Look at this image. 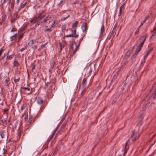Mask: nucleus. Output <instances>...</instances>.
<instances>
[{"mask_svg": "<svg viewBox=\"0 0 156 156\" xmlns=\"http://www.w3.org/2000/svg\"><path fill=\"white\" fill-rule=\"evenodd\" d=\"M90 84V82H87V78H84L82 80L80 88V96H78L77 98L78 100L80 99L85 94L86 90L88 88Z\"/></svg>", "mask_w": 156, "mask_h": 156, "instance_id": "obj_1", "label": "nucleus"}, {"mask_svg": "<svg viewBox=\"0 0 156 156\" xmlns=\"http://www.w3.org/2000/svg\"><path fill=\"white\" fill-rule=\"evenodd\" d=\"M138 134L137 133L133 131L131 136V139L132 141L134 142L138 138Z\"/></svg>", "mask_w": 156, "mask_h": 156, "instance_id": "obj_2", "label": "nucleus"}, {"mask_svg": "<svg viewBox=\"0 0 156 156\" xmlns=\"http://www.w3.org/2000/svg\"><path fill=\"white\" fill-rule=\"evenodd\" d=\"M28 24H24L22 27L20 28V30H18V33L19 34L24 33V31L26 28L27 27Z\"/></svg>", "mask_w": 156, "mask_h": 156, "instance_id": "obj_3", "label": "nucleus"}, {"mask_svg": "<svg viewBox=\"0 0 156 156\" xmlns=\"http://www.w3.org/2000/svg\"><path fill=\"white\" fill-rule=\"evenodd\" d=\"M87 24L86 22H83L82 23L81 26V28L83 32L87 30Z\"/></svg>", "mask_w": 156, "mask_h": 156, "instance_id": "obj_4", "label": "nucleus"}, {"mask_svg": "<svg viewBox=\"0 0 156 156\" xmlns=\"http://www.w3.org/2000/svg\"><path fill=\"white\" fill-rule=\"evenodd\" d=\"M92 72V70L91 67L87 68L85 75V76H86L87 77H88L91 74Z\"/></svg>", "mask_w": 156, "mask_h": 156, "instance_id": "obj_5", "label": "nucleus"}, {"mask_svg": "<svg viewBox=\"0 0 156 156\" xmlns=\"http://www.w3.org/2000/svg\"><path fill=\"white\" fill-rule=\"evenodd\" d=\"M51 16L49 15L47 16L43 20L41 21V25H44L45 23L47 22L51 18Z\"/></svg>", "mask_w": 156, "mask_h": 156, "instance_id": "obj_6", "label": "nucleus"}, {"mask_svg": "<svg viewBox=\"0 0 156 156\" xmlns=\"http://www.w3.org/2000/svg\"><path fill=\"white\" fill-rule=\"evenodd\" d=\"M39 20V19L37 16H34L30 20V22L32 24H33L36 23L37 22V21Z\"/></svg>", "mask_w": 156, "mask_h": 156, "instance_id": "obj_7", "label": "nucleus"}, {"mask_svg": "<svg viewBox=\"0 0 156 156\" xmlns=\"http://www.w3.org/2000/svg\"><path fill=\"white\" fill-rule=\"evenodd\" d=\"M153 48H151L147 52L146 54L144 56V61L142 63H144L145 62V59L148 56V55L153 50Z\"/></svg>", "mask_w": 156, "mask_h": 156, "instance_id": "obj_8", "label": "nucleus"}, {"mask_svg": "<svg viewBox=\"0 0 156 156\" xmlns=\"http://www.w3.org/2000/svg\"><path fill=\"white\" fill-rule=\"evenodd\" d=\"M28 116V113L27 111H25L24 113L22 115L21 118L24 119L26 121L27 119Z\"/></svg>", "mask_w": 156, "mask_h": 156, "instance_id": "obj_9", "label": "nucleus"}, {"mask_svg": "<svg viewBox=\"0 0 156 156\" xmlns=\"http://www.w3.org/2000/svg\"><path fill=\"white\" fill-rule=\"evenodd\" d=\"M37 103L40 105H41L44 103V101L43 99L41 97H38L37 99Z\"/></svg>", "mask_w": 156, "mask_h": 156, "instance_id": "obj_10", "label": "nucleus"}, {"mask_svg": "<svg viewBox=\"0 0 156 156\" xmlns=\"http://www.w3.org/2000/svg\"><path fill=\"white\" fill-rule=\"evenodd\" d=\"M116 25H115L114 27L113 30L112 31L111 33L110 36L109 37V39H111L112 37V38H113L114 37V33L115 32L116 29Z\"/></svg>", "mask_w": 156, "mask_h": 156, "instance_id": "obj_11", "label": "nucleus"}, {"mask_svg": "<svg viewBox=\"0 0 156 156\" xmlns=\"http://www.w3.org/2000/svg\"><path fill=\"white\" fill-rule=\"evenodd\" d=\"M120 71V69H119L114 75L113 76V78L112 79L111 81V82H114L115 81V80L116 79L117 76L118 75V73L119 71Z\"/></svg>", "mask_w": 156, "mask_h": 156, "instance_id": "obj_12", "label": "nucleus"}, {"mask_svg": "<svg viewBox=\"0 0 156 156\" xmlns=\"http://www.w3.org/2000/svg\"><path fill=\"white\" fill-rule=\"evenodd\" d=\"M28 105L26 104H23L21 107V110L22 111L25 110V111H28Z\"/></svg>", "mask_w": 156, "mask_h": 156, "instance_id": "obj_13", "label": "nucleus"}, {"mask_svg": "<svg viewBox=\"0 0 156 156\" xmlns=\"http://www.w3.org/2000/svg\"><path fill=\"white\" fill-rule=\"evenodd\" d=\"M142 46H140V44L139 45L137 48L136 50V53L134 54L133 56H136L138 52L140 51L141 48Z\"/></svg>", "mask_w": 156, "mask_h": 156, "instance_id": "obj_14", "label": "nucleus"}, {"mask_svg": "<svg viewBox=\"0 0 156 156\" xmlns=\"http://www.w3.org/2000/svg\"><path fill=\"white\" fill-rule=\"evenodd\" d=\"M34 121V119L33 118V116L32 115H30L29 116V119L28 121L29 124L30 125L32 124Z\"/></svg>", "mask_w": 156, "mask_h": 156, "instance_id": "obj_15", "label": "nucleus"}, {"mask_svg": "<svg viewBox=\"0 0 156 156\" xmlns=\"http://www.w3.org/2000/svg\"><path fill=\"white\" fill-rule=\"evenodd\" d=\"M36 42L37 43V41L35 40H30L28 42V45L30 47H31L33 46L34 44H35Z\"/></svg>", "mask_w": 156, "mask_h": 156, "instance_id": "obj_16", "label": "nucleus"}, {"mask_svg": "<svg viewBox=\"0 0 156 156\" xmlns=\"http://www.w3.org/2000/svg\"><path fill=\"white\" fill-rule=\"evenodd\" d=\"M44 11H43L39 13L38 14V16H37V18L39 19V20H41L42 19V18L44 17L45 16H42L43 13L44 12Z\"/></svg>", "mask_w": 156, "mask_h": 156, "instance_id": "obj_17", "label": "nucleus"}, {"mask_svg": "<svg viewBox=\"0 0 156 156\" xmlns=\"http://www.w3.org/2000/svg\"><path fill=\"white\" fill-rule=\"evenodd\" d=\"M76 28H73L72 30L73 32L72 34H73V37L77 38L78 37V35L76 34Z\"/></svg>", "mask_w": 156, "mask_h": 156, "instance_id": "obj_18", "label": "nucleus"}, {"mask_svg": "<svg viewBox=\"0 0 156 156\" xmlns=\"http://www.w3.org/2000/svg\"><path fill=\"white\" fill-rule=\"evenodd\" d=\"M10 81V79L9 77H7L5 79L4 83L5 84V85L6 86H8L9 85V82Z\"/></svg>", "mask_w": 156, "mask_h": 156, "instance_id": "obj_19", "label": "nucleus"}, {"mask_svg": "<svg viewBox=\"0 0 156 156\" xmlns=\"http://www.w3.org/2000/svg\"><path fill=\"white\" fill-rule=\"evenodd\" d=\"M64 0H61L60 2L57 5V6L58 8H61L64 4Z\"/></svg>", "mask_w": 156, "mask_h": 156, "instance_id": "obj_20", "label": "nucleus"}, {"mask_svg": "<svg viewBox=\"0 0 156 156\" xmlns=\"http://www.w3.org/2000/svg\"><path fill=\"white\" fill-rule=\"evenodd\" d=\"M13 66L14 67H18L20 65L19 63L16 60H14L13 62Z\"/></svg>", "mask_w": 156, "mask_h": 156, "instance_id": "obj_21", "label": "nucleus"}, {"mask_svg": "<svg viewBox=\"0 0 156 156\" xmlns=\"http://www.w3.org/2000/svg\"><path fill=\"white\" fill-rule=\"evenodd\" d=\"M14 56V54H12L9 55L8 54L6 57V59L7 60H11L13 58Z\"/></svg>", "mask_w": 156, "mask_h": 156, "instance_id": "obj_22", "label": "nucleus"}, {"mask_svg": "<svg viewBox=\"0 0 156 156\" xmlns=\"http://www.w3.org/2000/svg\"><path fill=\"white\" fill-rule=\"evenodd\" d=\"M105 27L103 25H102L101 27V33H100V36H102L103 35V33L105 31Z\"/></svg>", "mask_w": 156, "mask_h": 156, "instance_id": "obj_23", "label": "nucleus"}, {"mask_svg": "<svg viewBox=\"0 0 156 156\" xmlns=\"http://www.w3.org/2000/svg\"><path fill=\"white\" fill-rule=\"evenodd\" d=\"M55 84L54 83H52L51 84L50 87L49 88V89L50 90H52L55 89Z\"/></svg>", "mask_w": 156, "mask_h": 156, "instance_id": "obj_24", "label": "nucleus"}, {"mask_svg": "<svg viewBox=\"0 0 156 156\" xmlns=\"http://www.w3.org/2000/svg\"><path fill=\"white\" fill-rule=\"evenodd\" d=\"M79 22L78 21H76L75 23H74L73 25L72 28L73 29V28H76V27L78 25Z\"/></svg>", "mask_w": 156, "mask_h": 156, "instance_id": "obj_25", "label": "nucleus"}, {"mask_svg": "<svg viewBox=\"0 0 156 156\" xmlns=\"http://www.w3.org/2000/svg\"><path fill=\"white\" fill-rule=\"evenodd\" d=\"M20 34L19 35V39L18 40V42L19 43L21 41V39L23 38L24 33Z\"/></svg>", "mask_w": 156, "mask_h": 156, "instance_id": "obj_26", "label": "nucleus"}, {"mask_svg": "<svg viewBox=\"0 0 156 156\" xmlns=\"http://www.w3.org/2000/svg\"><path fill=\"white\" fill-rule=\"evenodd\" d=\"M19 12V11H18H18H17L14 14L13 16L14 17V18H15L17 19L19 18V16H18V13Z\"/></svg>", "mask_w": 156, "mask_h": 156, "instance_id": "obj_27", "label": "nucleus"}, {"mask_svg": "<svg viewBox=\"0 0 156 156\" xmlns=\"http://www.w3.org/2000/svg\"><path fill=\"white\" fill-rule=\"evenodd\" d=\"M5 132L1 131H0V136L1 137L2 139L5 136Z\"/></svg>", "mask_w": 156, "mask_h": 156, "instance_id": "obj_28", "label": "nucleus"}, {"mask_svg": "<svg viewBox=\"0 0 156 156\" xmlns=\"http://www.w3.org/2000/svg\"><path fill=\"white\" fill-rule=\"evenodd\" d=\"M5 16L3 15V16H2V21L0 22V25H1L2 23L5 20Z\"/></svg>", "mask_w": 156, "mask_h": 156, "instance_id": "obj_29", "label": "nucleus"}, {"mask_svg": "<svg viewBox=\"0 0 156 156\" xmlns=\"http://www.w3.org/2000/svg\"><path fill=\"white\" fill-rule=\"evenodd\" d=\"M9 53V51H8V52H5L4 54V56L1 58H0V61L1 62L4 59V58H5V56L6 55H7Z\"/></svg>", "mask_w": 156, "mask_h": 156, "instance_id": "obj_30", "label": "nucleus"}, {"mask_svg": "<svg viewBox=\"0 0 156 156\" xmlns=\"http://www.w3.org/2000/svg\"><path fill=\"white\" fill-rule=\"evenodd\" d=\"M8 2V4L9 6L10 5L11 3V0H4L3 3L2 4H4L5 2Z\"/></svg>", "mask_w": 156, "mask_h": 156, "instance_id": "obj_31", "label": "nucleus"}, {"mask_svg": "<svg viewBox=\"0 0 156 156\" xmlns=\"http://www.w3.org/2000/svg\"><path fill=\"white\" fill-rule=\"evenodd\" d=\"M9 111V109L6 108L4 110L3 112V115H6V116H7V112Z\"/></svg>", "mask_w": 156, "mask_h": 156, "instance_id": "obj_32", "label": "nucleus"}, {"mask_svg": "<svg viewBox=\"0 0 156 156\" xmlns=\"http://www.w3.org/2000/svg\"><path fill=\"white\" fill-rule=\"evenodd\" d=\"M19 125V123L18 122H15L14 123V126H13L12 128L13 129H16L17 127Z\"/></svg>", "mask_w": 156, "mask_h": 156, "instance_id": "obj_33", "label": "nucleus"}, {"mask_svg": "<svg viewBox=\"0 0 156 156\" xmlns=\"http://www.w3.org/2000/svg\"><path fill=\"white\" fill-rule=\"evenodd\" d=\"M25 6V5L21 3L20 5V7L18 9V11H20L22 9L24 8Z\"/></svg>", "mask_w": 156, "mask_h": 156, "instance_id": "obj_34", "label": "nucleus"}, {"mask_svg": "<svg viewBox=\"0 0 156 156\" xmlns=\"http://www.w3.org/2000/svg\"><path fill=\"white\" fill-rule=\"evenodd\" d=\"M151 97L152 98H154L155 97H156V87L155 88L154 93L151 96Z\"/></svg>", "mask_w": 156, "mask_h": 156, "instance_id": "obj_35", "label": "nucleus"}, {"mask_svg": "<svg viewBox=\"0 0 156 156\" xmlns=\"http://www.w3.org/2000/svg\"><path fill=\"white\" fill-rule=\"evenodd\" d=\"M70 16V15H68L66 17H64L61 18L60 20L61 21H64L68 18Z\"/></svg>", "mask_w": 156, "mask_h": 156, "instance_id": "obj_36", "label": "nucleus"}, {"mask_svg": "<svg viewBox=\"0 0 156 156\" xmlns=\"http://www.w3.org/2000/svg\"><path fill=\"white\" fill-rule=\"evenodd\" d=\"M20 78L19 77H18L17 79H15V77L14 78V80L15 82L16 83L17 82H18L20 81Z\"/></svg>", "mask_w": 156, "mask_h": 156, "instance_id": "obj_37", "label": "nucleus"}, {"mask_svg": "<svg viewBox=\"0 0 156 156\" xmlns=\"http://www.w3.org/2000/svg\"><path fill=\"white\" fill-rule=\"evenodd\" d=\"M52 30L51 29V28L50 27V28H48L45 29L44 30V31L45 32H51V31H52Z\"/></svg>", "mask_w": 156, "mask_h": 156, "instance_id": "obj_38", "label": "nucleus"}, {"mask_svg": "<svg viewBox=\"0 0 156 156\" xmlns=\"http://www.w3.org/2000/svg\"><path fill=\"white\" fill-rule=\"evenodd\" d=\"M5 152L6 151L5 150V149L4 148H3L1 150V151L0 150V154H4L5 153Z\"/></svg>", "mask_w": 156, "mask_h": 156, "instance_id": "obj_39", "label": "nucleus"}, {"mask_svg": "<svg viewBox=\"0 0 156 156\" xmlns=\"http://www.w3.org/2000/svg\"><path fill=\"white\" fill-rule=\"evenodd\" d=\"M66 25H62L61 28L62 30V31L65 30L66 29Z\"/></svg>", "mask_w": 156, "mask_h": 156, "instance_id": "obj_40", "label": "nucleus"}, {"mask_svg": "<svg viewBox=\"0 0 156 156\" xmlns=\"http://www.w3.org/2000/svg\"><path fill=\"white\" fill-rule=\"evenodd\" d=\"M41 23V22L40 23L39 21L37 22V23L35 25L34 29H35L36 27H37L39 26Z\"/></svg>", "mask_w": 156, "mask_h": 156, "instance_id": "obj_41", "label": "nucleus"}, {"mask_svg": "<svg viewBox=\"0 0 156 156\" xmlns=\"http://www.w3.org/2000/svg\"><path fill=\"white\" fill-rule=\"evenodd\" d=\"M23 89L25 90H27L28 91H30V87H23L22 88Z\"/></svg>", "mask_w": 156, "mask_h": 156, "instance_id": "obj_42", "label": "nucleus"}, {"mask_svg": "<svg viewBox=\"0 0 156 156\" xmlns=\"http://www.w3.org/2000/svg\"><path fill=\"white\" fill-rule=\"evenodd\" d=\"M17 20V19L15 18H13L11 19V22L12 23H14L16 20Z\"/></svg>", "mask_w": 156, "mask_h": 156, "instance_id": "obj_43", "label": "nucleus"}, {"mask_svg": "<svg viewBox=\"0 0 156 156\" xmlns=\"http://www.w3.org/2000/svg\"><path fill=\"white\" fill-rule=\"evenodd\" d=\"M27 48V45H25L24 46V47L23 48H22L20 50V51H21V52H22L24 50H25Z\"/></svg>", "mask_w": 156, "mask_h": 156, "instance_id": "obj_44", "label": "nucleus"}, {"mask_svg": "<svg viewBox=\"0 0 156 156\" xmlns=\"http://www.w3.org/2000/svg\"><path fill=\"white\" fill-rule=\"evenodd\" d=\"M129 148V147L127 145V142H126V144L125 146V150H126V151H128V149Z\"/></svg>", "mask_w": 156, "mask_h": 156, "instance_id": "obj_45", "label": "nucleus"}, {"mask_svg": "<svg viewBox=\"0 0 156 156\" xmlns=\"http://www.w3.org/2000/svg\"><path fill=\"white\" fill-rule=\"evenodd\" d=\"M6 119L7 118H3L1 122L2 123H4L6 122Z\"/></svg>", "mask_w": 156, "mask_h": 156, "instance_id": "obj_46", "label": "nucleus"}, {"mask_svg": "<svg viewBox=\"0 0 156 156\" xmlns=\"http://www.w3.org/2000/svg\"><path fill=\"white\" fill-rule=\"evenodd\" d=\"M126 1L124 3H123L122 5L119 8H121V9H124V6L126 4Z\"/></svg>", "mask_w": 156, "mask_h": 156, "instance_id": "obj_47", "label": "nucleus"}, {"mask_svg": "<svg viewBox=\"0 0 156 156\" xmlns=\"http://www.w3.org/2000/svg\"><path fill=\"white\" fill-rule=\"evenodd\" d=\"M55 21L54 20L53 21V23L51 25L50 27L51 28H54L55 27Z\"/></svg>", "mask_w": 156, "mask_h": 156, "instance_id": "obj_48", "label": "nucleus"}, {"mask_svg": "<svg viewBox=\"0 0 156 156\" xmlns=\"http://www.w3.org/2000/svg\"><path fill=\"white\" fill-rule=\"evenodd\" d=\"M145 41H146V38H145V39L143 40V41L142 42H141V43L140 44V46H143L144 43L145 42Z\"/></svg>", "mask_w": 156, "mask_h": 156, "instance_id": "obj_49", "label": "nucleus"}, {"mask_svg": "<svg viewBox=\"0 0 156 156\" xmlns=\"http://www.w3.org/2000/svg\"><path fill=\"white\" fill-rule=\"evenodd\" d=\"M16 38H15V37H14V36H12L10 38V39L11 40V41H15Z\"/></svg>", "mask_w": 156, "mask_h": 156, "instance_id": "obj_50", "label": "nucleus"}, {"mask_svg": "<svg viewBox=\"0 0 156 156\" xmlns=\"http://www.w3.org/2000/svg\"><path fill=\"white\" fill-rule=\"evenodd\" d=\"M14 1L15 0H13L12 1V2L11 3V7L12 9L14 6Z\"/></svg>", "mask_w": 156, "mask_h": 156, "instance_id": "obj_51", "label": "nucleus"}, {"mask_svg": "<svg viewBox=\"0 0 156 156\" xmlns=\"http://www.w3.org/2000/svg\"><path fill=\"white\" fill-rule=\"evenodd\" d=\"M31 66L32 67V70H34L35 69V65H34V63L31 64Z\"/></svg>", "mask_w": 156, "mask_h": 156, "instance_id": "obj_52", "label": "nucleus"}, {"mask_svg": "<svg viewBox=\"0 0 156 156\" xmlns=\"http://www.w3.org/2000/svg\"><path fill=\"white\" fill-rule=\"evenodd\" d=\"M122 9H121V8H119V14L118 15V16H120V15H121V14H122Z\"/></svg>", "mask_w": 156, "mask_h": 156, "instance_id": "obj_53", "label": "nucleus"}, {"mask_svg": "<svg viewBox=\"0 0 156 156\" xmlns=\"http://www.w3.org/2000/svg\"><path fill=\"white\" fill-rule=\"evenodd\" d=\"M59 44L60 46V49L61 50L62 49V48L64 47V45L63 44H62L60 42L59 43Z\"/></svg>", "mask_w": 156, "mask_h": 156, "instance_id": "obj_54", "label": "nucleus"}, {"mask_svg": "<svg viewBox=\"0 0 156 156\" xmlns=\"http://www.w3.org/2000/svg\"><path fill=\"white\" fill-rule=\"evenodd\" d=\"M20 126H19V129L18 130V135L19 136L21 132V130L20 129Z\"/></svg>", "mask_w": 156, "mask_h": 156, "instance_id": "obj_55", "label": "nucleus"}, {"mask_svg": "<svg viewBox=\"0 0 156 156\" xmlns=\"http://www.w3.org/2000/svg\"><path fill=\"white\" fill-rule=\"evenodd\" d=\"M32 48L34 50L37 49V46L36 44H34V45H33Z\"/></svg>", "mask_w": 156, "mask_h": 156, "instance_id": "obj_56", "label": "nucleus"}, {"mask_svg": "<svg viewBox=\"0 0 156 156\" xmlns=\"http://www.w3.org/2000/svg\"><path fill=\"white\" fill-rule=\"evenodd\" d=\"M139 31V29H136V31L134 33V34H135V35H136L137 34H138Z\"/></svg>", "mask_w": 156, "mask_h": 156, "instance_id": "obj_57", "label": "nucleus"}, {"mask_svg": "<svg viewBox=\"0 0 156 156\" xmlns=\"http://www.w3.org/2000/svg\"><path fill=\"white\" fill-rule=\"evenodd\" d=\"M45 107V106L44 105H43L41 106V108H40V111H42L44 109V108Z\"/></svg>", "mask_w": 156, "mask_h": 156, "instance_id": "obj_58", "label": "nucleus"}, {"mask_svg": "<svg viewBox=\"0 0 156 156\" xmlns=\"http://www.w3.org/2000/svg\"><path fill=\"white\" fill-rule=\"evenodd\" d=\"M66 123H67V122L66 121H65L64 123H63V124L62 125V127H63L64 128L65 126H66Z\"/></svg>", "mask_w": 156, "mask_h": 156, "instance_id": "obj_59", "label": "nucleus"}, {"mask_svg": "<svg viewBox=\"0 0 156 156\" xmlns=\"http://www.w3.org/2000/svg\"><path fill=\"white\" fill-rule=\"evenodd\" d=\"M65 37H73V34H69L68 35H67L66 36H65Z\"/></svg>", "mask_w": 156, "mask_h": 156, "instance_id": "obj_60", "label": "nucleus"}, {"mask_svg": "<svg viewBox=\"0 0 156 156\" xmlns=\"http://www.w3.org/2000/svg\"><path fill=\"white\" fill-rule=\"evenodd\" d=\"M79 1H77H77H75L74 2H73L72 4V5L78 4L79 3Z\"/></svg>", "mask_w": 156, "mask_h": 156, "instance_id": "obj_61", "label": "nucleus"}, {"mask_svg": "<svg viewBox=\"0 0 156 156\" xmlns=\"http://www.w3.org/2000/svg\"><path fill=\"white\" fill-rule=\"evenodd\" d=\"M84 36H83L81 38L80 40V41H79V44H78V46H80V43H81V42L82 41L83 39V38L84 37Z\"/></svg>", "mask_w": 156, "mask_h": 156, "instance_id": "obj_62", "label": "nucleus"}, {"mask_svg": "<svg viewBox=\"0 0 156 156\" xmlns=\"http://www.w3.org/2000/svg\"><path fill=\"white\" fill-rule=\"evenodd\" d=\"M56 131V130H55L52 133L51 135V138H52L53 137V136L54 135L55 133V132Z\"/></svg>", "mask_w": 156, "mask_h": 156, "instance_id": "obj_63", "label": "nucleus"}, {"mask_svg": "<svg viewBox=\"0 0 156 156\" xmlns=\"http://www.w3.org/2000/svg\"><path fill=\"white\" fill-rule=\"evenodd\" d=\"M50 82H47L45 83V86H46V87L48 88V86L50 84Z\"/></svg>", "mask_w": 156, "mask_h": 156, "instance_id": "obj_64", "label": "nucleus"}]
</instances>
